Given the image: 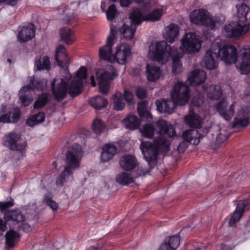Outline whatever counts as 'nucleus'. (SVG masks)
<instances>
[{"label": "nucleus", "mask_w": 250, "mask_h": 250, "mask_svg": "<svg viewBox=\"0 0 250 250\" xmlns=\"http://www.w3.org/2000/svg\"><path fill=\"white\" fill-rule=\"evenodd\" d=\"M237 59V50L232 45H224L222 46L221 42H213L210 48L207 50L204 57V63L208 69L216 67V61L220 60L229 64L235 63Z\"/></svg>", "instance_id": "f257e3e1"}, {"label": "nucleus", "mask_w": 250, "mask_h": 250, "mask_svg": "<svg viewBox=\"0 0 250 250\" xmlns=\"http://www.w3.org/2000/svg\"><path fill=\"white\" fill-rule=\"evenodd\" d=\"M149 55L153 60L162 63L166 62L170 57L173 61L172 72L177 74L182 70V65L179 59L183 57V53L179 52L176 48L168 45L165 41L158 42L150 46Z\"/></svg>", "instance_id": "f03ea898"}, {"label": "nucleus", "mask_w": 250, "mask_h": 250, "mask_svg": "<svg viewBox=\"0 0 250 250\" xmlns=\"http://www.w3.org/2000/svg\"><path fill=\"white\" fill-rule=\"evenodd\" d=\"M169 146V142L162 136L156 138L153 144L150 142H142L140 148L149 167L145 168L143 166H138L135 170L136 177L145 175L148 173L151 165L157 161L159 151L167 152L168 150Z\"/></svg>", "instance_id": "7ed1b4c3"}, {"label": "nucleus", "mask_w": 250, "mask_h": 250, "mask_svg": "<svg viewBox=\"0 0 250 250\" xmlns=\"http://www.w3.org/2000/svg\"><path fill=\"white\" fill-rule=\"evenodd\" d=\"M170 96L172 101L163 99L155 102L157 109L160 112L171 114L176 105L187 104L190 97L189 87L183 83L178 82L171 89Z\"/></svg>", "instance_id": "20e7f679"}, {"label": "nucleus", "mask_w": 250, "mask_h": 250, "mask_svg": "<svg viewBox=\"0 0 250 250\" xmlns=\"http://www.w3.org/2000/svg\"><path fill=\"white\" fill-rule=\"evenodd\" d=\"M82 157L81 146L77 144L72 145L66 155V166L56 181L57 185L62 186L70 176L72 177L73 171L80 167Z\"/></svg>", "instance_id": "39448f33"}, {"label": "nucleus", "mask_w": 250, "mask_h": 250, "mask_svg": "<svg viewBox=\"0 0 250 250\" xmlns=\"http://www.w3.org/2000/svg\"><path fill=\"white\" fill-rule=\"evenodd\" d=\"M20 138L21 135L14 132L8 133L3 138V145L12 150L10 156L12 157V161L14 162L20 160L25 152L26 145L24 143L17 144Z\"/></svg>", "instance_id": "423d86ee"}, {"label": "nucleus", "mask_w": 250, "mask_h": 250, "mask_svg": "<svg viewBox=\"0 0 250 250\" xmlns=\"http://www.w3.org/2000/svg\"><path fill=\"white\" fill-rule=\"evenodd\" d=\"M118 75L117 70L111 65H107L104 69L96 71V77L99 82V90L104 94H107L109 89L110 81Z\"/></svg>", "instance_id": "0eeeda50"}, {"label": "nucleus", "mask_w": 250, "mask_h": 250, "mask_svg": "<svg viewBox=\"0 0 250 250\" xmlns=\"http://www.w3.org/2000/svg\"><path fill=\"white\" fill-rule=\"evenodd\" d=\"M180 50L183 53L193 54L199 52L202 41L194 33H186L181 39Z\"/></svg>", "instance_id": "6e6552de"}, {"label": "nucleus", "mask_w": 250, "mask_h": 250, "mask_svg": "<svg viewBox=\"0 0 250 250\" xmlns=\"http://www.w3.org/2000/svg\"><path fill=\"white\" fill-rule=\"evenodd\" d=\"M189 18L190 21L195 24L203 25L211 29L215 27V21L209 15L208 12L204 9H198L192 11L190 13Z\"/></svg>", "instance_id": "1a4fd4ad"}, {"label": "nucleus", "mask_w": 250, "mask_h": 250, "mask_svg": "<svg viewBox=\"0 0 250 250\" xmlns=\"http://www.w3.org/2000/svg\"><path fill=\"white\" fill-rule=\"evenodd\" d=\"M164 10V7L161 6L155 8L148 15L144 16L140 10L136 9L132 11L129 17L133 22L138 24H140L143 21H157L161 19Z\"/></svg>", "instance_id": "9d476101"}, {"label": "nucleus", "mask_w": 250, "mask_h": 250, "mask_svg": "<svg viewBox=\"0 0 250 250\" xmlns=\"http://www.w3.org/2000/svg\"><path fill=\"white\" fill-rule=\"evenodd\" d=\"M115 28L116 27H111L106 44L99 49L100 57L104 60L111 61L114 58L111 48L117 39V32Z\"/></svg>", "instance_id": "9b49d317"}, {"label": "nucleus", "mask_w": 250, "mask_h": 250, "mask_svg": "<svg viewBox=\"0 0 250 250\" xmlns=\"http://www.w3.org/2000/svg\"><path fill=\"white\" fill-rule=\"evenodd\" d=\"M29 81L30 83L22 87L19 92V101L24 106L29 105L33 101L34 98L31 95L32 91L35 88H39L34 77H31Z\"/></svg>", "instance_id": "f8f14e48"}, {"label": "nucleus", "mask_w": 250, "mask_h": 250, "mask_svg": "<svg viewBox=\"0 0 250 250\" xmlns=\"http://www.w3.org/2000/svg\"><path fill=\"white\" fill-rule=\"evenodd\" d=\"M131 55L130 46L123 43L116 47L114 58L119 63L123 64L131 59Z\"/></svg>", "instance_id": "ddd939ff"}, {"label": "nucleus", "mask_w": 250, "mask_h": 250, "mask_svg": "<svg viewBox=\"0 0 250 250\" xmlns=\"http://www.w3.org/2000/svg\"><path fill=\"white\" fill-rule=\"evenodd\" d=\"M250 124V109L248 107H243L238 110L233 121V126L245 127Z\"/></svg>", "instance_id": "4468645a"}, {"label": "nucleus", "mask_w": 250, "mask_h": 250, "mask_svg": "<svg viewBox=\"0 0 250 250\" xmlns=\"http://www.w3.org/2000/svg\"><path fill=\"white\" fill-rule=\"evenodd\" d=\"M245 29L243 25L231 23L224 26L223 33L228 38H239L246 34Z\"/></svg>", "instance_id": "2eb2a0df"}, {"label": "nucleus", "mask_w": 250, "mask_h": 250, "mask_svg": "<svg viewBox=\"0 0 250 250\" xmlns=\"http://www.w3.org/2000/svg\"><path fill=\"white\" fill-rule=\"evenodd\" d=\"M250 47L244 48L242 58L238 61L236 67L242 74H247L250 70Z\"/></svg>", "instance_id": "dca6fc26"}, {"label": "nucleus", "mask_w": 250, "mask_h": 250, "mask_svg": "<svg viewBox=\"0 0 250 250\" xmlns=\"http://www.w3.org/2000/svg\"><path fill=\"white\" fill-rule=\"evenodd\" d=\"M35 35V28L33 24L23 26L19 29L18 39L21 42H24L31 40Z\"/></svg>", "instance_id": "f3484780"}, {"label": "nucleus", "mask_w": 250, "mask_h": 250, "mask_svg": "<svg viewBox=\"0 0 250 250\" xmlns=\"http://www.w3.org/2000/svg\"><path fill=\"white\" fill-rule=\"evenodd\" d=\"M55 80L52 82L51 88L53 95L57 101L62 100L65 96L67 88V84L65 82L62 80H60V82L55 87Z\"/></svg>", "instance_id": "a211bd4d"}, {"label": "nucleus", "mask_w": 250, "mask_h": 250, "mask_svg": "<svg viewBox=\"0 0 250 250\" xmlns=\"http://www.w3.org/2000/svg\"><path fill=\"white\" fill-rule=\"evenodd\" d=\"M249 204V200H242L239 202L236 210L229 221V226L233 227L237 222L239 221L245 209L247 207Z\"/></svg>", "instance_id": "6ab92c4d"}, {"label": "nucleus", "mask_w": 250, "mask_h": 250, "mask_svg": "<svg viewBox=\"0 0 250 250\" xmlns=\"http://www.w3.org/2000/svg\"><path fill=\"white\" fill-rule=\"evenodd\" d=\"M119 164L123 170L130 171L137 166V161L133 155L126 154L120 158Z\"/></svg>", "instance_id": "aec40b11"}, {"label": "nucleus", "mask_w": 250, "mask_h": 250, "mask_svg": "<svg viewBox=\"0 0 250 250\" xmlns=\"http://www.w3.org/2000/svg\"><path fill=\"white\" fill-rule=\"evenodd\" d=\"M206 79V73L202 70H195L189 75L188 80L191 85L196 86L204 83Z\"/></svg>", "instance_id": "412c9836"}, {"label": "nucleus", "mask_w": 250, "mask_h": 250, "mask_svg": "<svg viewBox=\"0 0 250 250\" xmlns=\"http://www.w3.org/2000/svg\"><path fill=\"white\" fill-rule=\"evenodd\" d=\"M236 12L235 16L239 22H245L250 19V10L249 7L244 3L236 5Z\"/></svg>", "instance_id": "4be33fe9"}, {"label": "nucleus", "mask_w": 250, "mask_h": 250, "mask_svg": "<svg viewBox=\"0 0 250 250\" xmlns=\"http://www.w3.org/2000/svg\"><path fill=\"white\" fill-rule=\"evenodd\" d=\"M132 22L133 23L131 24L130 26H128L124 24L122 26V27L120 28H118L116 26H114L113 24L112 23L110 28L111 27H113L114 28L116 27L115 29H116L117 32L116 35L119 32L121 34L123 35L124 37L128 39H131L133 38L134 34L136 30V27L135 24L137 23L133 22Z\"/></svg>", "instance_id": "5701e85b"}, {"label": "nucleus", "mask_w": 250, "mask_h": 250, "mask_svg": "<svg viewBox=\"0 0 250 250\" xmlns=\"http://www.w3.org/2000/svg\"><path fill=\"white\" fill-rule=\"evenodd\" d=\"M183 139L191 144L197 145L203 136L198 131L194 129L186 130L182 135Z\"/></svg>", "instance_id": "b1692460"}, {"label": "nucleus", "mask_w": 250, "mask_h": 250, "mask_svg": "<svg viewBox=\"0 0 250 250\" xmlns=\"http://www.w3.org/2000/svg\"><path fill=\"white\" fill-rule=\"evenodd\" d=\"M117 148L114 145L106 144L103 147L101 161L105 163L111 160L116 153Z\"/></svg>", "instance_id": "393cba45"}, {"label": "nucleus", "mask_w": 250, "mask_h": 250, "mask_svg": "<svg viewBox=\"0 0 250 250\" xmlns=\"http://www.w3.org/2000/svg\"><path fill=\"white\" fill-rule=\"evenodd\" d=\"M208 97L212 100H218L222 95V91L219 85H210L205 88Z\"/></svg>", "instance_id": "a878e982"}, {"label": "nucleus", "mask_w": 250, "mask_h": 250, "mask_svg": "<svg viewBox=\"0 0 250 250\" xmlns=\"http://www.w3.org/2000/svg\"><path fill=\"white\" fill-rule=\"evenodd\" d=\"M165 30L164 37L166 40L170 43L173 42L179 34V29L178 25L171 23L166 27Z\"/></svg>", "instance_id": "bb28decb"}, {"label": "nucleus", "mask_w": 250, "mask_h": 250, "mask_svg": "<svg viewBox=\"0 0 250 250\" xmlns=\"http://www.w3.org/2000/svg\"><path fill=\"white\" fill-rule=\"evenodd\" d=\"M157 126L160 129V134H167L168 137H172L175 135V129L173 126L168 125L167 123L164 120L159 121L157 123Z\"/></svg>", "instance_id": "cd10ccee"}, {"label": "nucleus", "mask_w": 250, "mask_h": 250, "mask_svg": "<svg viewBox=\"0 0 250 250\" xmlns=\"http://www.w3.org/2000/svg\"><path fill=\"white\" fill-rule=\"evenodd\" d=\"M88 102L90 105L96 110H100L105 108L108 103L105 98L100 96H96L90 98Z\"/></svg>", "instance_id": "c85d7f7f"}, {"label": "nucleus", "mask_w": 250, "mask_h": 250, "mask_svg": "<svg viewBox=\"0 0 250 250\" xmlns=\"http://www.w3.org/2000/svg\"><path fill=\"white\" fill-rule=\"evenodd\" d=\"M186 124L193 128H200L202 126V121L200 116L196 114H190L184 117Z\"/></svg>", "instance_id": "c756f323"}, {"label": "nucleus", "mask_w": 250, "mask_h": 250, "mask_svg": "<svg viewBox=\"0 0 250 250\" xmlns=\"http://www.w3.org/2000/svg\"><path fill=\"white\" fill-rule=\"evenodd\" d=\"M148 103L146 101L140 102L138 104L137 110L140 118L142 120H149L152 118V115L150 113L148 108Z\"/></svg>", "instance_id": "7c9ffc66"}, {"label": "nucleus", "mask_w": 250, "mask_h": 250, "mask_svg": "<svg viewBox=\"0 0 250 250\" xmlns=\"http://www.w3.org/2000/svg\"><path fill=\"white\" fill-rule=\"evenodd\" d=\"M147 78L148 81L154 82L158 79L161 76V71L159 67L153 64L146 65Z\"/></svg>", "instance_id": "2f4dec72"}, {"label": "nucleus", "mask_w": 250, "mask_h": 250, "mask_svg": "<svg viewBox=\"0 0 250 250\" xmlns=\"http://www.w3.org/2000/svg\"><path fill=\"white\" fill-rule=\"evenodd\" d=\"M20 117V110L18 108L13 109L10 113L0 117V121L3 122H16Z\"/></svg>", "instance_id": "473e14b6"}, {"label": "nucleus", "mask_w": 250, "mask_h": 250, "mask_svg": "<svg viewBox=\"0 0 250 250\" xmlns=\"http://www.w3.org/2000/svg\"><path fill=\"white\" fill-rule=\"evenodd\" d=\"M83 87V82L80 80H73L69 88L68 92L72 97H75L81 93Z\"/></svg>", "instance_id": "72a5a7b5"}, {"label": "nucleus", "mask_w": 250, "mask_h": 250, "mask_svg": "<svg viewBox=\"0 0 250 250\" xmlns=\"http://www.w3.org/2000/svg\"><path fill=\"white\" fill-rule=\"evenodd\" d=\"M122 123L126 128L130 129H135L140 125L139 120L134 115H130L123 119Z\"/></svg>", "instance_id": "f704fd0d"}, {"label": "nucleus", "mask_w": 250, "mask_h": 250, "mask_svg": "<svg viewBox=\"0 0 250 250\" xmlns=\"http://www.w3.org/2000/svg\"><path fill=\"white\" fill-rule=\"evenodd\" d=\"M116 180L121 185H127L134 182V178L130 174L123 172L117 175Z\"/></svg>", "instance_id": "c9c22d12"}, {"label": "nucleus", "mask_w": 250, "mask_h": 250, "mask_svg": "<svg viewBox=\"0 0 250 250\" xmlns=\"http://www.w3.org/2000/svg\"><path fill=\"white\" fill-rule=\"evenodd\" d=\"M75 7L72 5L67 6L64 10V17L62 19V22L65 24H67L72 21L75 17Z\"/></svg>", "instance_id": "e433bc0d"}, {"label": "nucleus", "mask_w": 250, "mask_h": 250, "mask_svg": "<svg viewBox=\"0 0 250 250\" xmlns=\"http://www.w3.org/2000/svg\"><path fill=\"white\" fill-rule=\"evenodd\" d=\"M45 119V114L42 112L31 116L26 120V124L30 126H33L37 124L42 123Z\"/></svg>", "instance_id": "4c0bfd02"}, {"label": "nucleus", "mask_w": 250, "mask_h": 250, "mask_svg": "<svg viewBox=\"0 0 250 250\" xmlns=\"http://www.w3.org/2000/svg\"><path fill=\"white\" fill-rule=\"evenodd\" d=\"M114 107L117 110L123 109L125 106V103L123 98V95L121 92H117L113 98Z\"/></svg>", "instance_id": "58836bf2"}, {"label": "nucleus", "mask_w": 250, "mask_h": 250, "mask_svg": "<svg viewBox=\"0 0 250 250\" xmlns=\"http://www.w3.org/2000/svg\"><path fill=\"white\" fill-rule=\"evenodd\" d=\"M92 129L96 134H100L106 130L105 124L99 118L95 119L92 125Z\"/></svg>", "instance_id": "ea45409f"}, {"label": "nucleus", "mask_w": 250, "mask_h": 250, "mask_svg": "<svg viewBox=\"0 0 250 250\" xmlns=\"http://www.w3.org/2000/svg\"><path fill=\"white\" fill-rule=\"evenodd\" d=\"M60 34L62 40L66 43L71 44L73 42V33L70 29H62Z\"/></svg>", "instance_id": "a19ab883"}, {"label": "nucleus", "mask_w": 250, "mask_h": 250, "mask_svg": "<svg viewBox=\"0 0 250 250\" xmlns=\"http://www.w3.org/2000/svg\"><path fill=\"white\" fill-rule=\"evenodd\" d=\"M49 95L46 93H43L40 95L34 104V108H40L44 106L48 102Z\"/></svg>", "instance_id": "79ce46f5"}, {"label": "nucleus", "mask_w": 250, "mask_h": 250, "mask_svg": "<svg viewBox=\"0 0 250 250\" xmlns=\"http://www.w3.org/2000/svg\"><path fill=\"white\" fill-rule=\"evenodd\" d=\"M155 129L154 126L151 124H146L140 128L142 134L149 138H152L155 132Z\"/></svg>", "instance_id": "37998d69"}, {"label": "nucleus", "mask_w": 250, "mask_h": 250, "mask_svg": "<svg viewBox=\"0 0 250 250\" xmlns=\"http://www.w3.org/2000/svg\"><path fill=\"white\" fill-rule=\"evenodd\" d=\"M37 68L39 70L46 69L49 70L50 68V62L49 59L47 56L40 57L36 63Z\"/></svg>", "instance_id": "c03bdc74"}, {"label": "nucleus", "mask_w": 250, "mask_h": 250, "mask_svg": "<svg viewBox=\"0 0 250 250\" xmlns=\"http://www.w3.org/2000/svg\"><path fill=\"white\" fill-rule=\"evenodd\" d=\"M6 243L8 247H12L15 241L19 238V234L14 230H10L7 232L6 235Z\"/></svg>", "instance_id": "a18cd8bd"}, {"label": "nucleus", "mask_w": 250, "mask_h": 250, "mask_svg": "<svg viewBox=\"0 0 250 250\" xmlns=\"http://www.w3.org/2000/svg\"><path fill=\"white\" fill-rule=\"evenodd\" d=\"M168 243L174 250H176L180 244V238L177 236H172L166 238L164 240Z\"/></svg>", "instance_id": "49530a36"}, {"label": "nucleus", "mask_w": 250, "mask_h": 250, "mask_svg": "<svg viewBox=\"0 0 250 250\" xmlns=\"http://www.w3.org/2000/svg\"><path fill=\"white\" fill-rule=\"evenodd\" d=\"M236 103H233L229 107L228 109H226L221 115L227 121H229L233 116L234 113V107Z\"/></svg>", "instance_id": "de8ad7c7"}, {"label": "nucleus", "mask_w": 250, "mask_h": 250, "mask_svg": "<svg viewBox=\"0 0 250 250\" xmlns=\"http://www.w3.org/2000/svg\"><path fill=\"white\" fill-rule=\"evenodd\" d=\"M86 68L84 66H81L80 68L77 71L76 76L74 78V80H80L83 83V80L86 78Z\"/></svg>", "instance_id": "09e8293b"}, {"label": "nucleus", "mask_w": 250, "mask_h": 250, "mask_svg": "<svg viewBox=\"0 0 250 250\" xmlns=\"http://www.w3.org/2000/svg\"><path fill=\"white\" fill-rule=\"evenodd\" d=\"M43 202L53 210H57L58 208V204L49 196H45L43 199Z\"/></svg>", "instance_id": "8fccbe9b"}, {"label": "nucleus", "mask_w": 250, "mask_h": 250, "mask_svg": "<svg viewBox=\"0 0 250 250\" xmlns=\"http://www.w3.org/2000/svg\"><path fill=\"white\" fill-rule=\"evenodd\" d=\"M117 13V10L114 4L111 5L106 11L107 18L109 21L113 20Z\"/></svg>", "instance_id": "3c124183"}, {"label": "nucleus", "mask_w": 250, "mask_h": 250, "mask_svg": "<svg viewBox=\"0 0 250 250\" xmlns=\"http://www.w3.org/2000/svg\"><path fill=\"white\" fill-rule=\"evenodd\" d=\"M227 105L228 104L227 102L225 101H222L217 103L215 105V108L219 113L221 115L227 109Z\"/></svg>", "instance_id": "603ef678"}, {"label": "nucleus", "mask_w": 250, "mask_h": 250, "mask_svg": "<svg viewBox=\"0 0 250 250\" xmlns=\"http://www.w3.org/2000/svg\"><path fill=\"white\" fill-rule=\"evenodd\" d=\"M65 54H66V52L64 47L62 45H59L56 50V55L55 57L56 60L60 59V57H62V56L64 57V55Z\"/></svg>", "instance_id": "864d4df0"}, {"label": "nucleus", "mask_w": 250, "mask_h": 250, "mask_svg": "<svg viewBox=\"0 0 250 250\" xmlns=\"http://www.w3.org/2000/svg\"><path fill=\"white\" fill-rule=\"evenodd\" d=\"M64 57L62 56V57H60V59H57L56 60L58 64L62 67H65L69 62V58L67 53L64 54Z\"/></svg>", "instance_id": "5fc2aeb1"}, {"label": "nucleus", "mask_w": 250, "mask_h": 250, "mask_svg": "<svg viewBox=\"0 0 250 250\" xmlns=\"http://www.w3.org/2000/svg\"><path fill=\"white\" fill-rule=\"evenodd\" d=\"M228 138L225 130H220L216 137V143L221 144L227 140Z\"/></svg>", "instance_id": "6e6d98bb"}, {"label": "nucleus", "mask_w": 250, "mask_h": 250, "mask_svg": "<svg viewBox=\"0 0 250 250\" xmlns=\"http://www.w3.org/2000/svg\"><path fill=\"white\" fill-rule=\"evenodd\" d=\"M124 99L125 100L128 104H134L133 96L131 93L127 90H125L123 95Z\"/></svg>", "instance_id": "4d7b16f0"}, {"label": "nucleus", "mask_w": 250, "mask_h": 250, "mask_svg": "<svg viewBox=\"0 0 250 250\" xmlns=\"http://www.w3.org/2000/svg\"><path fill=\"white\" fill-rule=\"evenodd\" d=\"M14 205L13 201L0 202V209L1 212L12 207Z\"/></svg>", "instance_id": "13d9d810"}, {"label": "nucleus", "mask_w": 250, "mask_h": 250, "mask_svg": "<svg viewBox=\"0 0 250 250\" xmlns=\"http://www.w3.org/2000/svg\"><path fill=\"white\" fill-rule=\"evenodd\" d=\"M203 103V97L199 96L198 98L194 97L192 99V104L194 106L199 107Z\"/></svg>", "instance_id": "bf43d9fd"}, {"label": "nucleus", "mask_w": 250, "mask_h": 250, "mask_svg": "<svg viewBox=\"0 0 250 250\" xmlns=\"http://www.w3.org/2000/svg\"><path fill=\"white\" fill-rule=\"evenodd\" d=\"M146 90L144 88L139 87L137 89L136 94L139 98H144L146 97Z\"/></svg>", "instance_id": "052dcab7"}, {"label": "nucleus", "mask_w": 250, "mask_h": 250, "mask_svg": "<svg viewBox=\"0 0 250 250\" xmlns=\"http://www.w3.org/2000/svg\"><path fill=\"white\" fill-rule=\"evenodd\" d=\"M20 0H0V3H4L7 5L14 6L17 4Z\"/></svg>", "instance_id": "680f3d73"}, {"label": "nucleus", "mask_w": 250, "mask_h": 250, "mask_svg": "<svg viewBox=\"0 0 250 250\" xmlns=\"http://www.w3.org/2000/svg\"><path fill=\"white\" fill-rule=\"evenodd\" d=\"M159 250H174V249L172 248L168 243L164 241V243L161 245Z\"/></svg>", "instance_id": "e2e57ef3"}, {"label": "nucleus", "mask_w": 250, "mask_h": 250, "mask_svg": "<svg viewBox=\"0 0 250 250\" xmlns=\"http://www.w3.org/2000/svg\"><path fill=\"white\" fill-rule=\"evenodd\" d=\"M90 80H91V85L93 86H95L96 85V82H95V80H94V76H91V77H90Z\"/></svg>", "instance_id": "0e129e2a"}, {"label": "nucleus", "mask_w": 250, "mask_h": 250, "mask_svg": "<svg viewBox=\"0 0 250 250\" xmlns=\"http://www.w3.org/2000/svg\"><path fill=\"white\" fill-rule=\"evenodd\" d=\"M244 27H246V33L250 30V22L247 24L244 25Z\"/></svg>", "instance_id": "69168bd1"}, {"label": "nucleus", "mask_w": 250, "mask_h": 250, "mask_svg": "<svg viewBox=\"0 0 250 250\" xmlns=\"http://www.w3.org/2000/svg\"><path fill=\"white\" fill-rule=\"evenodd\" d=\"M52 165H53V166L54 167L55 169H56L58 170V169H57V163H56V162H53V163H52Z\"/></svg>", "instance_id": "338daca9"}, {"label": "nucleus", "mask_w": 250, "mask_h": 250, "mask_svg": "<svg viewBox=\"0 0 250 250\" xmlns=\"http://www.w3.org/2000/svg\"><path fill=\"white\" fill-rule=\"evenodd\" d=\"M144 0H134V1H135L137 3H141L143 2Z\"/></svg>", "instance_id": "774afa93"}]
</instances>
